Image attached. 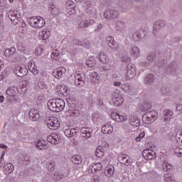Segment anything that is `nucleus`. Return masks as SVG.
Segmentation results:
<instances>
[{
    "label": "nucleus",
    "instance_id": "obj_1",
    "mask_svg": "<svg viewBox=\"0 0 182 182\" xmlns=\"http://www.w3.org/2000/svg\"><path fill=\"white\" fill-rule=\"evenodd\" d=\"M28 22L32 28L38 29L39 28H43L46 24L45 18L41 16H33L28 18Z\"/></svg>",
    "mask_w": 182,
    "mask_h": 182
},
{
    "label": "nucleus",
    "instance_id": "obj_2",
    "mask_svg": "<svg viewBox=\"0 0 182 182\" xmlns=\"http://www.w3.org/2000/svg\"><path fill=\"white\" fill-rule=\"evenodd\" d=\"M96 21L93 19H88L86 14H82L80 16V23L78 24V28L82 29V28H89V26H92V25H95Z\"/></svg>",
    "mask_w": 182,
    "mask_h": 182
},
{
    "label": "nucleus",
    "instance_id": "obj_3",
    "mask_svg": "<svg viewBox=\"0 0 182 182\" xmlns=\"http://www.w3.org/2000/svg\"><path fill=\"white\" fill-rule=\"evenodd\" d=\"M157 117H159V114L157 112L154 110L148 111L143 115L142 120L147 124L153 123L154 120H157Z\"/></svg>",
    "mask_w": 182,
    "mask_h": 182
},
{
    "label": "nucleus",
    "instance_id": "obj_4",
    "mask_svg": "<svg viewBox=\"0 0 182 182\" xmlns=\"http://www.w3.org/2000/svg\"><path fill=\"white\" fill-rule=\"evenodd\" d=\"M47 126L50 130H58L60 127V122L55 117H50L47 121Z\"/></svg>",
    "mask_w": 182,
    "mask_h": 182
},
{
    "label": "nucleus",
    "instance_id": "obj_5",
    "mask_svg": "<svg viewBox=\"0 0 182 182\" xmlns=\"http://www.w3.org/2000/svg\"><path fill=\"white\" fill-rule=\"evenodd\" d=\"M7 15L14 25H18V23H19V21H21V14H19L18 11L10 10L8 11Z\"/></svg>",
    "mask_w": 182,
    "mask_h": 182
},
{
    "label": "nucleus",
    "instance_id": "obj_6",
    "mask_svg": "<svg viewBox=\"0 0 182 182\" xmlns=\"http://www.w3.org/2000/svg\"><path fill=\"white\" fill-rule=\"evenodd\" d=\"M164 25H166V23L161 20H159L154 23L153 34L156 38V39H161V34L159 31H160L161 28H164Z\"/></svg>",
    "mask_w": 182,
    "mask_h": 182
},
{
    "label": "nucleus",
    "instance_id": "obj_7",
    "mask_svg": "<svg viewBox=\"0 0 182 182\" xmlns=\"http://www.w3.org/2000/svg\"><path fill=\"white\" fill-rule=\"evenodd\" d=\"M14 72L18 77H23L28 75V68L25 65H18L15 67Z\"/></svg>",
    "mask_w": 182,
    "mask_h": 182
},
{
    "label": "nucleus",
    "instance_id": "obj_8",
    "mask_svg": "<svg viewBox=\"0 0 182 182\" xmlns=\"http://www.w3.org/2000/svg\"><path fill=\"white\" fill-rule=\"evenodd\" d=\"M86 75L85 73H75V83L78 87H83L86 83Z\"/></svg>",
    "mask_w": 182,
    "mask_h": 182
},
{
    "label": "nucleus",
    "instance_id": "obj_9",
    "mask_svg": "<svg viewBox=\"0 0 182 182\" xmlns=\"http://www.w3.org/2000/svg\"><path fill=\"white\" fill-rule=\"evenodd\" d=\"M104 18L105 19L112 20L117 19L120 16V13L117 10L114 9H108L104 12Z\"/></svg>",
    "mask_w": 182,
    "mask_h": 182
},
{
    "label": "nucleus",
    "instance_id": "obj_10",
    "mask_svg": "<svg viewBox=\"0 0 182 182\" xmlns=\"http://www.w3.org/2000/svg\"><path fill=\"white\" fill-rule=\"evenodd\" d=\"M115 31L119 32L123 36H126L127 34V26L124 22L117 21L115 24Z\"/></svg>",
    "mask_w": 182,
    "mask_h": 182
},
{
    "label": "nucleus",
    "instance_id": "obj_11",
    "mask_svg": "<svg viewBox=\"0 0 182 182\" xmlns=\"http://www.w3.org/2000/svg\"><path fill=\"white\" fill-rule=\"evenodd\" d=\"M136 73V66L132 63H128L127 65V79L134 78Z\"/></svg>",
    "mask_w": 182,
    "mask_h": 182
},
{
    "label": "nucleus",
    "instance_id": "obj_12",
    "mask_svg": "<svg viewBox=\"0 0 182 182\" xmlns=\"http://www.w3.org/2000/svg\"><path fill=\"white\" fill-rule=\"evenodd\" d=\"M142 156L145 160H154L156 159V152L151 149H145L142 152Z\"/></svg>",
    "mask_w": 182,
    "mask_h": 182
},
{
    "label": "nucleus",
    "instance_id": "obj_13",
    "mask_svg": "<svg viewBox=\"0 0 182 182\" xmlns=\"http://www.w3.org/2000/svg\"><path fill=\"white\" fill-rule=\"evenodd\" d=\"M80 132L82 137H84V139H90L93 133V129L89 127H83Z\"/></svg>",
    "mask_w": 182,
    "mask_h": 182
},
{
    "label": "nucleus",
    "instance_id": "obj_14",
    "mask_svg": "<svg viewBox=\"0 0 182 182\" xmlns=\"http://www.w3.org/2000/svg\"><path fill=\"white\" fill-rule=\"evenodd\" d=\"M147 33V31H146L144 29H140L138 31H136L133 33L132 38L134 41H140V39H142V38H144L146 36V34Z\"/></svg>",
    "mask_w": 182,
    "mask_h": 182
},
{
    "label": "nucleus",
    "instance_id": "obj_15",
    "mask_svg": "<svg viewBox=\"0 0 182 182\" xmlns=\"http://www.w3.org/2000/svg\"><path fill=\"white\" fill-rule=\"evenodd\" d=\"M130 158L129 156L124 154H121L118 155V161L121 163V164H124V166H129L131 161H130Z\"/></svg>",
    "mask_w": 182,
    "mask_h": 182
},
{
    "label": "nucleus",
    "instance_id": "obj_16",
    "mask_svg": "<svg viewBox=\"0 0 182 182\" xmlns=\"http://www.w3.org/2000/svg\"><path fill=\"white\" fill-rule=\"evenodd\" d=\"M47 141L48 143H51V144H59L60 136L58 134H52L47 137Z\"/></svg>",
    "mask_w": 182,
    "mask_h": 182
},
{
    "label": "nucleus",
    "instance_id": "obj_17",
    "mask_svg": "<svg viewBox=\"0 0 182 182\" xmlns=\"http://www.w3.org/2000/svg\"><path fill=\"white\" fill-rule=\"evenodd\" d=\"M28 116L29 119L33 122H37V120L39 119V117H41V115L39 114V111L36 109H31L28 113Z\"/></svg>",
    "mask_w": 182,
    "mask_h": 182
},
{
    "label": "nucleus",
    "instance_id": "obj_18",
    "mask_svg": "<svg viewBox=\"0 0 182 182\" xmlns=\"http://www.w3.org/2000/svg\"><path fill=\"white\" fill-rule=\"evenodd\" d=\"M174 113H173V111L171 109H165L163 112V117L162 119L164 122H171V116H173Z\"/></svg>",
    "mask_w": 182,
    "mask_h": 182
},
{
    "label": "nucleus",
    "instance_id": "obj_19",
    "mask_svg": "<svg viewBox=\"0 0 182 182\" xmlns=\"http://www.w3.org/2000/svg\"><path fill=\"white\" fill-rule=\"evenodd\" d=\"M129 123L132 127H140L141 121L137 116H132L129 119Z\"/></svg>",
    "mask_w": 182,
    "mask_h": 182
},
{
    "label": "nucleus",
    "instance_id": "obj_20",
    "mask_svg": "<svg viewBox=\"0 0 182 182\" xmlns=\"http://www.w3.org/2000/svg\"><path fill=\"white\" fill-rule=\"evenodd\" d=\"M47 106L51 112H58V107H56V99L50 100L47 103Z\"/></svg>",
    "mask_w": 182,
    "mask_h": 182
},
{
    "label": "nucleus",
    "instance_id": "obj_21",
    "mask_svg": "<svg viewBox=\"0 0 182 182\" xmlns=\"http://www.w3.org/2000/svg\"><path fill=\"white\" fill-rule=\"evenodd\" d=\"M155 80L156 77H154L153 74H149L144 78V83L147 85V86H151Z\"/></svg>",
    "mask_w": 182,
    "mask_h": 182
},
{
    "label": "nucleus",
    "instance_id": "obj_22",
    "mask_svg": "<svg viewBox=\"0 0 182 182\" xmlns=\"http://www.w3.org/2000/svg\"><path fill=\"white\" fill-rule=\"evenodd\" d=\"M107 42L109 43V48L112 49L113 50H116L117 48H119V46H117V43L114 41V38L112 36H109L107 38Z\"/></svg>",
    "mask_w": 182,
    "mask_h": 182
},
{
    "label": "nucleus",
    "instance_id": "obj_23",
    "mask_svg": "<svg viewBox=\"0 0 182 182\" xmlns=\"http://www.w3.org/2000/svg\"><path fill=\"white\" fill-rule=\"evenodd\" d=\"M48 11L50 12V15L54 17L58 16V15L60 14L59 9L53 4L48 7Z\"/></svg>",
    "mask_w": 182,
    "mask_h": 182
},
{
    "label": "nucleus",
    "instance_id": "obj_24",
    "mask_svg": "<svg viewBox=\"0 0 182 182\" xmlns=\"http://www.w3.org/2000/svg\"><path fill=\"white\" fill-rule=\"evenodd\" d=\"M66 72V69L65 68H60L56 69L53 73V75L56 79H59V77H62L63 73Z\"/></svg>",
    "mask_w": 182,
    "mask_h": 182
},
{
    "label": "nucleus",
    "instance_id": "obj_25",
    "mask_svg": "<svg viewBox=\"0 0 182 182\" xmlns=\"http://www.w3.org/2000/svg\"><path fill=\"white\" fill-rule=\"evenodd\" d=\"M101 131L103 134H112L113 133V127L110 124L105 125L102 127Z\"/></svg>",
    "mask_w": 182,
    "mask_h": 182
},
{
    "label": "nucleus",
    "instance_id": "obj_26",
    "mask_svg": "<svg viewBox=\"0 0 182 182\" xmlns=\"http://www.w3.org/2000/svg\"><path fill=\"white\" fill-rule=\"evenodd\" d=\"M56 90L57 92H60V93L62 95L68 94V87L66 86V85H62V84L57 85Z\"/></svg>",
    "mask_w": 182,
    "mask_h": 182
},
{
    "label": "nucleus",
    "instance_id": "obj_27",
    "mask_svg": "<svg viewBox=\"0 0 182 182\" xmlns=\"http://www.w3.org/2000/svg\"><path fill=\"white\" fill-rule=\"evenodd\" d=\"M57 112H62L65 109V101L62 99H55Z\"/></svg>",
    "mask_w": 182,
    "mask_h": 182
},
{
    "label": "nucleus",
    "instance_id": "obj_28",
    "mask_svg": "<svg viewBox=\"0 0 182 182\" xmlns=\"http://www.w3.org/2000/svg\"><path fill=\"white\" fill-rule=\"evenodd\" d=\"M40 36L42 38L43 41H46L49 39V36H50V31L47 29L44 28L41 33Z\"/></svg>",
    "mask_w": 182,
    "mask_h": 182
},
{
    "label": "nucleus",
    "instance_id": "obj_29",
    "mask_svg": "<svg viewBox=\"0 0 182 182\" xmlns=\"http://www.w3.org/2000/svg\"><path fill=\"white\" fill-rule=\"evenodd\" d=\"M36 147L38 149V150H45V149H48V145L46 144V141L38 140L36 143Z\"/></svg>",
    "mask_w": 182,
    "mask_h": 182
},
{
    "label": "nucleus",
    "instance_id": "obj_30",
    "mask_svg": "<svg viewBox=\"0 0 182 182\" xmlns=\"http://www.w3.org/2000/svg\"><path fill=\"white\" fill-rule=\"evenodd\" d=\"M14 55H16V48L14 47L6 48L4 51V55H6L8 58H10V56H12Z\"/></svg>",
    "mask_w": 182,
    "mask_h": 182
},
{
    "label": "nucleus",
    "instance_id": "obj_31",
    "mask_svg": "<svg viewBox=\"0 0 182 182\" xmlns=\"http://www.w3.org/2000/svg\"><path fill=\"white\" fill-rule=\"evenodd\" d=\"M98 59L102 62V63H107V62H109L107 54H106L105 52H102L99 54Z\"/></svg>",
    "mask_w": 182,
    "mask_h": 182
},
{
    "label": "nucleus",
    "instance_id": "obj_32",
    "mask_svg": "<svg viewBox=\"0 0 182 182\" xmlns=\"http://www.w3.org/2000/svg\"><path fill=\"white\" fill-rule=\"evenodd\" d=\"M90 82L96 83L99 80V74L97 72L92 71L90 73Z\"/></svg>",
    "mask_w": 182,
    "mask_h": 182
},
{
    "label": "nucleus",
    "instance_id": "obj_33",
    "mask_svg": "<svg viewBox=\"0 0 182 182\" xmlns=\"http://www.w3.org/2000/svg\"><path fill=\"white\" fill-rule=\"evenodd\" d=\"M163 171H171L173 170V165L168 164V162L164 161L162 164Z\"/></svg>",
    "mask_w": 182,
    "mask_h": 182
},
{
    "label": "nucleus",
    "instance_id": "obj_34",
    "mask_svg": "<svg viewBox=\"0 0 182 182\" xmlns=\"http://www.w3.org/2000/svg\"><path fill=\"white\" fill-rule=\"evenodd\" d=\"M130 54L132 58H139V56H140V49L136 46L133 47L131 50Z\"/></svg>",
    "mask_w": 182,
    "mask_h": 182
},
{
    "label": "nucleus",
    "instance_id": "obj_35",
    "mask_svg": "<svg viewBox=\"0 0 182 182\" xmlns=\"http://www.w3.org/2000/svg\"><path fill=\"white\" fill-rule=\"evenodd\" d=\"M102 167H103V165H102L101 163H96V164H92L90 166V168L92 172L94 171H99L100 170H102Z\"/></svg>",
    "mask_w": 182,
    "mask_h": 182
},
{
    "label": "nucleus",
    "instance_id": "obj_36",
    "mask_svg": "<svg viewBox=\"0 0 182 182\" xmlns=\"http://www.w3.org/2000/svg\"><path fill=\"white\" fill-rule=\"evenodd\" d=\"M68 114L71 117H77L80 114V112L75 108H70L68 109Z\"/></svg>",
    "mask_w": 182,
    "mask_h": 182
},
{
    "label": "nucleus",
    "instance_id": "obj_37",
    "mask_svg": "<svg viewBox=\"0 0 182 182\" xmlns=\"http://www.w3.org/2000/svg\"><path fill=\"white\" fill-rule=\"evenodd\" d=\"M114 174V166L110 165L109 166L107 167V171L105 172V176L107 177H112Z\"/></svg>",
    "mask_w": 182,
    "mask_h": 182
},
{
    "label": "nucleus",
    "instance_id": "obj_38",
    "mask_svg": "<svg viewBox=\"0 0 182 182\" xmlns=\"http://www.w3.org/2000/svg\"><path fill=\"white\" fill-rule=\"evenodd\" d=\"M86 65L88 68H95L96 66V60L95 57H90L86 61Z\"/></svg>",
    "mask_w": 182,
    "mask_h": 182
},
{
    "label": "nucleus",
    "instance_id": "obj_39",
    "mask_svg": "<svg viewBox=\"0 0 182 182\" xmlns=\"http://www.w3.org/2000/svg\"><path fill=\"white\" fill-rule=\"evenodd\" d=\"M95 156L97 157H103V156H105V148L102 146H97L95 151Z\"/></svg>",
    "mask_w": 182,
    "mask_h": 182
},
{
    "label": "nucleus",
    "instance_id": "obj_40",
    "mask_svg": "<svg viewBox=\"0 0 182 182\" xmlns=\"http://www.w3.org/2000/svg\"><path fill=\"white\" fill-rule=\"evenodd\" d=\"M71 161L73 163V164H82V158L79 155H74L71 158Z\"/></svg>",
    "mask_w": 182,
    "mask_h": 182
},
{
    "label": "nucleus",
    "instance_id": "obj_41",
    "mask_svg": "<svg viewBox=\"0 0 182 182\" xmlns=\"http://www.w3.org/2000/svg\"><path fill=\"white\" fill-rule=\"evenodd\" d=\"M75 133H76V132L75 131V129H67L64 131V134L66 137H68V139H70V137H73L75 136Z\"/></svg>",
    "mask_w": 182,
    "mask_h": 182
},
{
    "label": "nucleus",
    "instance_id": "obj_42",
    "mask_svg": "<svg viewBox=\"0 0 182 182\" xmlns=\"http://www.w3.org/2000/svg\"><path fill=\"white\" fill-rule=\"evenodd\" d=\"M151 108V105H150V103H149V102H143L141 105V106L139 107V109L141 112H147V110H149Z\"/></svg>",
    "mask_w": 182,
    "mask_h": 182
},
{
    "label": "nucleus",
    "instance_id": "obj_43",
    "mask_svg": "<svg viewBox=\"0 0 182 182\" xmlns=\"http://www.w3.org/2000/svg\"><path fill=\"white\" fill-rule=\"evenodd\" d=\"M121 60L124 63H129L130 60H132V58L127 53H123L122 55L121 56Z\"/></svg>",
    "mask_w": 182,
    "mask_h": 182
},
{
    "label": "nucleus",
    "instance_id": "obj_44",
    "mask_svg": "<svg viewBox=\"0 0 182 182\" xmlns=\"http://www.w3.org/2000/svg\"><path fill=\"white\" fill-rule=\"evenodd\" d=\"M164 177V182H176V180H174V177H173L170 173H165Z\"/></svg>",
    "mask_w": 182,
    "mask_h": 182
},
{
    "label": "nucleus",
    "instance_id": "obj_45",
    "mask_svg": "<svg viewBox=\"0 0 182 182\" xmlns=\"http://www.w3.org/2000/svg\"><path fill=\"white\" fill-rule=\"evenodd\" d=\"M55 166H56V163H55V161H52V162L48 161L46 163V167L50 171H54Z\"/></svg>",
    "mask_w": 182,
    "mask_h": 182
},
{
    "label": "nucleus",
    "instance_id": "obj_46",
    "mask_svg": "<svg viewBox=\"0 0 182 182\" xmlns=\"http://www.w3.org/2000/svg\"><path fill=\"white\" fill-rule=\"evenodd\" d=\"M4 168L5 170H6V171H10V173H12V171H14V170H15V167L14 166V165L11 163H8L4 166Z\"/></svg>",
    "mask_w": 182,
    "mask_h": 182
},
{
    "label": "nucleus",
    "instance_id": "obj_47",
    "mask_svg": "<svg viewBox=\"0 0 182 182\" xmlns=\"http://www.w3.org/2000/svg\"><path fill=\"white\" fill-rule=\"evenodd\" d=\"M64 177L65 176H63V174H60V173H55L53 176V178L54 181H60V180L64 178Z\"/></svg>",
    "mask_w": 182,
    "mask_h": 182
},
{
    "label": "nucleus",
    "instance_id": "obj_48",
    "mask_svg": "<svg viewBox=\"0 0 182 182\" xmlns=\"http://www.w3.org/2000/svg\"><path fill=\"white\" fill-rule=\"evenodd\" d=\"M160 92H161L164 96H168L170 95V89L163 87L160 89Z\"/></svg>",
    "mask_w": 182,
    "mask_h": 182
},
{
    "label": "nucleus",
    "instance_id": "obj_49",
    "mask_svg": "<svg viewBox=\"0 0 182 182\" xmlns=\"http://www.w3.org/2000/svg\"><path fill=\"white\" fill-rule=\"evenodd\" d=\"M176 139L178 143H182V130H179L176 132Z\"/></svg>",
    "mask_w": 182,
    "mask_h": 182
},
{
    "label": "nucleus",
    "instance_id": "obj_50",
    "mask_svg": "<svg viewBox=\"0 0 182 182\" xmlns=\"http://www.w3.org/2000/svg\"><path fill=\"white\" fill-rule=\"evenodd\" d=\"M59 52L58 50H55L52 53H51V59H53V60H59Z\"/></svg>",
    "mask_w": 182,
    "mask_h": 182
},
{
    "label": "nucleus",
    "instance_id": "obj_51",
    "mask_svg": "<svg viewBox=\"0 0 182 182\" xmlns=\"http://www.w3.org/2000/svg\"><path fill=\"white\" fill-rule=\"evenodd\" d=\"M73 43L74 45H76L77 46H85L83 41H80L77 40V38H74L73 40Z\"/></svg>",
    "mask_w": 182,
    "mask_h": 182
},
{
    "label": "nucleus",
    "instance_id": "obj_52",
    "mask_svg": "<svg viewBox=\"0 0 182 182\" xmlns=\"http://www.w3.org/2000/svg\"><path fill=\"white\" fill-rule=\"evenodd\" d=\"M4 157H5V152H3L1 154H0V167L5 166V161L4 160Z\"/></svg>",
    "mask_w": 182,
    "mask_h": 182
},
{
    "label": "nucleus",
    "instance_id": "obj_53",
    "mask_svg": "<svg viewBox=\"0 0 182 182\" xmlns=\"http://www.w3.org/2000/svg\"><path fill=\"white\" fill-rule=\"evenodd\" d=\"M127 121V115L126 114H120L118 117V122H126Z\"/></svg>",
    "mask_w": 182,
    "mask_h": 182
},
{
    "label": "nucleus",
    "instance_id": "obj_54",
    "mask_svg": "<svg viewBox=\"0 0 182 182\" xmlns=\"http://www.w3.org/2000/svg\"><path fill=\"white\" fill-rule=\"evenodd\" d=\"M18 90H21V92H24L26 90H28V87H26V85L21 83V84L18 85Z\"/></svg>",
    "mask_w": 182,
    "mask_h": 182
},
{
    "label": "nucleus",
    "instance_id": "obj_55",
    "mask_svg": "<svg viewBox=\"0 0 182 182\" xmlns=\"http://www.w3.org/2000/svg\"><path fill=\"white\" fill-rule=\"evenodd\" d=\"M174 153L176 156L178 157H181L182 156V149L181 148H176L174 149Z\"/></svg>",
    "mask_w": 182,
    "mask_h": 182
},
{
    "label": "nucleus",
    "instance_id": "obj_56",
    "mask_svg": "<svg viewBox=\"0 0 182 182\" xmlns=\"http://www.w3.org/2000/svg\"><path fill=\"white\" fill-rule=\"evenodd\" d=\"M119 115V114L117 112H112L111 114V117H112V120H115L116 122H118Z\"/></svg>",
    "mask_w": 182,
    "mask_h": 182
},
{
    "label": "nucleus",
    "instance_id": "obj_57",
    "mask_svg": "<svg viewBox=\"0 0 182 182\" xmlns=\"http://www.w3.org/2000/svg\"><path fill=\"white\" fill-rule=\"evenodd\" d=\"M154 53H151L147 56V60H149V62H152V60H154Z\"/></svg>",
    "mask_w": 182,
    "mask_h": 182
},
{
    "label": "nucleus",
    "instance_id": "obj_58",
    "mask_svg": "<svg viewBox=\"0 0 182 182\" xmlns=\"http://www.w3.org/2000/svg\"><path fill=\"white\" fill-rule=\"evenodd\" d=\"M30 72H31L33 75H38V73H39V70H38L36 66L34 65L33 68H31Z\"/></svg>",
    "mask_w": 182,
    "mask_h": 182
},
{
    "label": "nucleus",
    "instance_id": "obj_59",
    "mask_svg": "<svg viewBox=\"0 0 182 182\" xmlns=\"http://www.w3.org/2000/svg\"><path fill=\"white\" fill-rule=\"evenodd\" d=\"M144 136H146V134H144V132H142L141 134H139V136H137L136 138V141H141V139L144 138Z\"/></svg>",
    "mask_w": 182,
    "mask_h": 182
},
{
    "label": "nucleus",
    "instance_id": "obj_60",
    "mask_svg": "<svg viewBox=\"0 0 182 182\" xmlns=\"http://www.w3.org/2000/svg\"><path fill=\"white\" fill-rule=\"evenodd\" d=\"M38 86L40 89H45V87H46V85H45V82H43L42 81L38 82Z\"/></svg>",
    "mask_w": 182,
    "mask_h": 182
},
{
    "label": "nucleus",
    "instance_id": "obj_61",
    "mask_svg": "<svg viewBox=\"0 0 182 182\" xmlns=\"http://www.w3.org/2000/svg\"><path fill=\"white\" fill-rule=\"evenodd\" d=\"M93 181L94 182H99V181H100V176L99 175H94L93 176Z\"/></svg>",
    "mask_w": 182,
    "mask_h": 182
},
{
    "label": "nucleus",
    "instance_id": "obj_62",
    "mask_svg": "<svg viewBox=\"0 0 182 182\" xmlns=\"http://www.w3.org/2000/svg\"><path fill=\"white\" fill-rule=\"evenodd\" d=\"M34 67H35V63H32V62L28 63V68L30 71H31V68H34Z\"/></svg>",
    "mask_w": 182,
    "mask_h": 182
},
{
    "label": "nucleus",
    "instance_id": "obj_63",
    "mask_svg": "<svg viewBox=\"0 0 182 182\" xmlns=\"http://www.w3.org/2000/svg\"><path fill=\"white\" fill-rule=\"evenodd\" d=\"M176 110L178 112H181L182 111V105L181 104H178L176 105Z\"/></svg>",
    "mask_w": 182,
    "mask_h": 182
},
{
    "label": "nucleus",
    "instance_id": "obj_64",
    "mask_svg": "<svg viewBox=\"0 0 182 182\" xmlns=\"http://www.w3.org/2000/svg\"><path fill=\"white\" fill-rule=\"evenodd\" d=\"M24 161H26H26H31V157L28 155H25L24 156Z\"/></svg>",
    "mask_w": 182,
    "mask_h": 182
}]
</instances>
